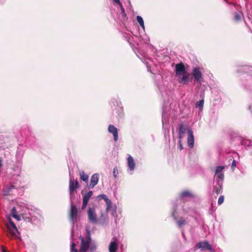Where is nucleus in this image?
I'll list each match as a JSON object with an SVG mask.
<instances>
[{"instance_id":"obj_24","label":"nucleus","mask_w":252,"mask_h":252,"mask_svg":"<svg viewBox=\"0 0 252 252\" xmlns=\"http://www.w3.org/2000/svg\"><path fill=\"white\" fill-rule=\"evenodd\" d=\"M14 188L13 186H11L8 188V190L6 188H5L3 189V194L4 195H7L9 193L10 190Z\"/></svg>"},{"instance_id":"obj_6","label":"nucleus","mask_w":252,"mask_h":252,"mask_svg":"<svg viewBox=\"0 0 252 252\" xmlns=\"http://www.w3.org/2000/svg\"><path fill=\"white\" fill-rule=\"evenodd\" d=\"M88 216L89 220L94 223H95L97 222V219L96 214L95 213V209L94 208H89L88 210Z\"/></svg>"},{"instance_id":"obj_20","label":"nucleus","mask_w":252,"mask_h":252,"mask_svg":"<svg viewBox=\"0 0 252 252\" xmlns=\"http://www.w3.org/2000/svg\"><path fill=\"white\" fill-rule=\"evenodd\" d=\"M80 175L81 179L83 181L85 182L86 183H88L89 179L88 175L83 171L80 172Z\"/></svg>"},{"instance_id":"obj_12","label":"nucleus","mask_w":252,"mask_h":252,"mask_svg":"<svg viewBox=\"0 0 252 252\" xmlns=\"http://www.w3.org/2000/svg\"><path fill=\"white\" fill-rule=\"evenodd\" d=\"M196 247L198 249H200L201 251H204L205 250H208L209 251L212 250L211 245H210L207 242L199 243L197 244Z\"/></svg>"},{"instance_id":"obj_17","label":"nucleus","mask_w":252,"mask_h":252,"mask_svg":"<svg viewBox=\"0 0 252 252\" xmlns=\"http://www.w3.org/2000/svg\"><path fill=\"white\" fill-rule=\"evenodd\" d=\"M127 164L130 170L133 171L134 169L135 164L133 158L130 156L127 158Z\"/></svg>"},{"instance_id":"obj_27","label":"nucleus","mask_w":252,"mask_h":252,"mask_svg":"<svg viewBox=\"0 0 252 252\" xmlns=\"http://www.w3.org/2000/svg\"><path fill=\"white\" fill-rule=\"evenodd\" d=\"M177 223L179 227H182L185 224V220H180L177 221Z\"/></svg>"},{"instance_id":"obj_22","label":"nucleus","mask_w":252,"mask_h":252,"mask_svg":"<svg viewBox=\"0 0 252 252\" xmlns=\"http://www.w3.org/2000/svg\"><path fill=\"white\" fill-rule=\"evenodd\" d=\"M191 193L189 192V191H183L181 194V198H184L186 197H191Z\"/></svg>"},{"instance_id":"obj_4","label":"nucleus","mask_w":252,"mask_h":252,"mask_svg":"<svg viewBox=\"0 0 252 252\" xmlns=\"http://www.w3.org/2000/svg\"><path fill=\"white\" fill-rule=\"evenodd\" d=\"M79 184L77 180H75L73 178L70 177L69 181V192L70 196L72 197L74 194L75 190L78 188Z\"/></svg>"},{"instance_id":"obj_23","label":"nucleus","mask_w":252,"mask_h":252,"mask_svg":"<svg viewBox=\"0 0 252 252\" xmlns=\"http://www.w3.org/2000/svg\"><path fill=\"white\" fill-rule=\"evenodd\" d=\"M105 202H106V206H107L106 211H108L109 210H110V209L111 208L112 203H111V200H109V199H106V201Z\"/></svg>"},{"instance_id":"obj_34","label":"nucleus","mask_w":252,"mask_h":252,"mask_svg":"<svg viewBox=\"0 0 252 252\" xmlns=\"http://www.w3.org/2000/svg\"><path fill=\"white\" fill-rule=\"evenodd\" d=\"M115 170H116V169L114 168L113 172H114V174L115 177L116 176V175L115 174V173H116Z\"/></svg>"},{"instance_id":"obj_2","label":"nucleus","mask_w":252,"mask_h":252,"mask_svg":"<svg viewBox=\"0 0 252 252\" xmlns=\"http://www.w3.org/2000/svg\"><path fill=\"white\" fill-rule=\"evenodd\" d=\"M7 219L8 222L6 224V226L8 232L12 237H16L18 233L17 227L12 221L10 216H7Z\"/></svg>"},{"instance_id":"obj_31","label":"nucleus","mask_w":252,"mask_h":252,"mask_svg":"<svg viewBox=\"0 0 252 252\" xmlns=\"http://www.w3.org/2000/svg\"><path fill=\"white\" fill-rule=\"evenodd\" d=\"M235 19L236 20H239L240 19V16L238 14H236L235 15Z\"/></svg>"},{"instance_id":"obj_14","label":"nucleus","mask_w":252,"mask_h":252,"mask_svg":"<svg viewBox=\"0 0 252 252\" xmlns=\"http://www.w3.org/2000/svg\"><path fill=\"white\" fill-rule=\"evenodd\" d=\"M99 180V175L97 173L94 174L91 178V183L90 186L91 188H93L97 185Z\"/></svg>"},{"instance_id":"obj_8","label":"nucleus","mask_w":252,"mask_h":252,"mask_svg":"<svg viewBox=\"0 0 252 252\" xmlns=\"http://www.w3.org/2000/svg\"><path fill=\"white\" fill-rule=\"evenodd\" d=\"M77 215L78 210L75 206L71 203L70 212V219L73 224H74L75 221H76L77 218Z\"/></svg>"},{"instance_id":"obj_19","label":"nucleus","mask_w":252,"mask_h":252,"mask_svg":"<svg viewBox=\"0 0 252 252\" xmlns=\"http://www.w3.org/2000/svg\"><path fill=\"white\" fill-rule=\"evenodd\" d=\"M204 99H202L199 101H198L196 104H195V107L196 108H199V111H202L203 108L204 106Z\"/></svg>"},{"instance_id":"obj_11","label":"nucleus","mask_w":252,"mask_h":252,"mask_svg":"<svg viewBox=\"0 0 252 252\" xmlns=\"http://www.w3.org/2000/svg\"><path fill=\"white\" fill-rule=\"evenodd\" d=\"M194 138L192 130H189L188 134V146L192 148L194 145Z\"/></svg>"},{"instance_id":"obj_13","label":"nucleus","mask_w":252,"mask_h":252,"mask_svg":"<svg viewBox=\"0 0 252 252\" xmlns=\"http://www.w3.org/2000/svg\"><path fill=\"white\" fill-rule=\"evenodd\" d=\"M17 209L18 208L16 207H13L11 211V214L13 218L19 220H20V215H23L25 213L22 211L21 212L20 211H17Z\"/></svg>"},{"instance_id":"obj_32","label":"nucleus","mask_w":252,"mask_h":252,"mask_svg":"<svg viewBox=\"0 0 252 252\" xmlns=\"http://www.w3.org/2000/svg\"><path fill=\"white\" fill-rule=\"evenodd\" d=\"M1 252H9L7 251L3 247L1 248Z\"/></svg>"},{"instance_id":"obj_35","label":"nucleus","mask_w":252,"mask_h":252,"mask_svg":"<svg viewBox=\"0 0 252 252\" xmlns=\"http://www.w3.org/2000/svg\"><path fill=\"white\" fill-rule=\"evenodd\" d=\"M71 237H73V234L72 233L71 234Z\"/></svg>"},{"instance_id":"obj_33","label":"nucleus","mask_w":252,"mask_h":252,"mask_svg":"<svg viewBox=\"0 0 252 252\" xmlns=\"http://www.w3.org/2000/svg\"><path fill=\"white\" fill-rule=\"evenodd\" d=\"M115 2V3H117L118 4H121L120 3V1L119 0H113Z\"/></svg>"},{"instance_id":"obj_25","label":"nucleus","mask_w":252,"mask_h":252,"mask_svg":"<svg viewBox=\"0 0 252 252\" xmlns=\"http://www.w3.org/2000/svg\"><path fill=\"white\" fill-rule=\"evenodd\" d=\"M75 243L72 242L71 245V252H78L77 250L75 249Z\"/></svg>"},{"instance_id":"obj_29","label":"nucleus","mask_w":252,"mask_h":252,"mask_svg":"<svg viewBox=\"0 0 252 252\" xmlns=\"http://www.w3.org/2000/svg\"><path fill=\"white\" fill-rule=\"evenodd\" d=\"M182 139H179V148L181 150L183 149V146L182 144Z\"/></svg>"},{"instance_id":"obj_16","label":"nucleus","mask_w":252,"mask_h":252,"mask_svg":"<svg viewBox=\"0 0 252 252\" xmlns=\"http://www.w3.org/2000/svg\"><path fill=\"white\" fill-rule=\"evenodd\" d=\"M118 248V243L116 241L111 242L109 246V252H116Z\"/></svg>"},{"instance_id":"obj_26","label":"nucleus","mask_w":252,"mask_h":252,"mask_svg":"<svg viewBox=\"0 0 252 252\" xmlns=\"http://www.w3.org/2000/svg\"><path fill=\"white\" fill-rule=\"evenodd\" d=\"M224 201V196L223 195H221L220 196L218 199V204L219 205L221 204Z\"/></svg>"},{"instance_id":"obj_10","label":"nucleus","mask_w":252,"mask_h":252,"mask_svg":"<svg viewBox=\"0 0 252 252\" xmlns=\"http://www.w3.org/2000/svg\"><path fill=\"white\" fill-rule=\"evenodd\" d=\"M189 130H192L191 128L186 126L183 125H180L179 126V139H182L184 137V134L187 132L188 134H189Z\"/></svg>"},{"instance_id":"obj_5","label":"nucleus","mask_w":252,"mask_h":252,"mask_svg":"<svg viewBox=\"0 0 252 252\" xmlns=\"http://www.w3.org/2000/svg\"><path fill=\"white\" fill-rule=\"evenodd\" d=\"M224 168V166H223L217 167L214 177L217 181L222 182L224 177L223 174L222 173V170Z\"/></svg>"},{"instance_id":"obj_15","label":"nucleus","mask_w":252,"mask_h":252,"mask_svg":"<svg viewBox=\"0 0 252 252\" xmlns=\"http://www.w3.org/2000/svg\"><path fill=\"white\" fill-rule=\"evenodd\" d=\"M108 131L113 134L114 141H117L118 138L117 129L114 126L110 125L108 127Z\"/></svg>"},{"instance_id":"obj_3","label":"nucleus","mask_w":252,"mask_h":252,"mask_svg":"<svg viewBox=\"0 0 252 252\" xmlns=\"http://www.w3.org/2000/svg\"><path fill=\"white\" fill-rule=\"evenodd\" d=\"M87 237V238L86 239H85L82 236H80L79 237V239L81 241V247L80 249V252H86L89 247L91 243V238L90 236V234L89 233Z\"/></svg>"},{"instance_id":"obj_18","label":"nucleus","mask_w":252,"mask_h":252,"mask_svg":"<svg viewBox=\"0 0 252 252\" xmlns=\"http://www.w3.org/2000/svg\"><path fill=\"white\" fill-rule=\"evenodd\" d=\"M217 182L218 187H215L214 188V191L217 195H218L221 192L222 182H219L217 181Z\"/></svg>"},{"instance_id":"obj_21","label":"nucleus","mask_w":252,"mask_h":252,"mask_svg":"<svg viewBox=\"0 0 252 252\" xmlns=\"http://www.w3.org/2000/svg\"><path fill=\"white\" fill-rule=\"evenodd\" d=\"M137 21L139 23L141 27L143 30L145 29L144 23L143 18L140 16H137L136 17Z\"/></svg>"},{"instance_id":"obj_30","label":"nucleus","mask_w":252,"mask_h":252,"mask_svg":"<svg viewBox=\"0 0 252 252\" xmlns=\"http://www.w3.org/2000/svg\"><path fill=\"white\" fill-rule=\"evenodd\" d=\"M236 167V161L235 160H233V162L231 164V167L234 169Z\"/></svg>"},{"instance_id":"obj_7","label":"nucleus","mask_w":252,"mask_h":252,"mask_svg":"<svg viewBox=\"0 0 252 252\" xmlns=\"http://www.w3.org/2000/svg\"><path fill=\"white\" fill-rule=\"evenodd\" d=\"M192 75L196 82L199 83H201L202 75L199 68H195L193 69Z\"/></svg>"},{"instance_id":"obj_9","label":"nucleus","mask_w":252,"mask_h":252,"mask_svg":"<svg viewBox=\"0 0 252 252\" xmlns=\"http://www.w3.org/2000/svg\"><path fill=\"white\" fill-rule=\"evenodd\" d=\"M93 195V191H89L87 193L83 195V204L82 206V209L84 210L85 209L87 205L88 204V203L89 202V200H90V198Z\"/></svg>"},{"instance_id":"obj_28","label":"nucleus","mask_w":252,"mask_h":252,"mask_svg":"<svg viewBox=\"0 0 252 252\" xmlns=\"http://www.w3.org/2000/svg\"><path fill=\"white\" fill-rule=\"evenodd\" d=\"M97 197L98 198H103L105 201H106V199H108L106 195H105V194H101V195H99L97 196Z\"/></svg>"},{"instance_id":"obj_1","label":"nucleus","mask_w":252,"mask_h":252,"mask_svg":"<svg viewBox=\"0 0 252 252\" xmlns=\"http://www.w3.org/2000/svg\"><path fill=\"white\" fill-rule=\"evenodd\" d=\"M175 73L178 78V82L180 84H186L189 82L191 81L189 73L186 71L185 67L182 63L176 65Z\"/></svg>"}]
</instances>
